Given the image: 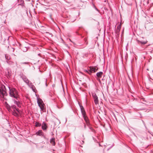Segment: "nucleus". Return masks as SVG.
Listing matches in <instances>:
<instances>
[{"label":"nucleus","instance_id":"obj_1","mask_svg":"<svg viewBox=\"0 0 153 153\" xmlns=\"http://www.w3.org/2000/svg\"><path fill=\"white\" fill-rule=\"evenodd\" d=\"M8 87L9 90V96L11 97L17 99L19 96L18 91L15 88H10V87Z\"/></svg>","mask_w":153,"mask_h":153},{"label":"nucleus","instance_id":"obj_2","mask_svg":"<svg viewBox=\"0 0 153 153\" xmlns=\"http://www.w3.org/2000/svg\"><path fill=\"white\" fill-rule=\"evenodd\" d=\"M7 95L6 89L4 85L1 84L0 85V96L3 97Z\"/></svg>","mask_w":153,"mask_h":153},{"label":"nucleus","instance_id":"obj_3","mask_svg":"<svg viewBox=\"0 0 153 153\" xmlns=\"http://www.w3.org/2000/svg\"><path fill=\"white\" fill-rule=\"evenodd\" d=\"M37 103L38 106L40 107L41 111H44V104L41 99H37Z\"/></svg>","mask_w":153,"mask_h":153},{"label":"nucleus","instance_id":"obj_4","mask_svg":"<svg viewBox=\"0 0 153 153\" xmlns=\"http://www.w3.org/2000/svg\"><path fill=\"white\" fill-rule=\"evenodd\" d=\"M92 96L94 99V102L95 105L99 104V100L98 97L95 92L92 93Z\"/></svg>","mask_w":153,"mask_h":153},{"label":"nucleus","instance_id":"obj_5","mask_svg":"<svg viewBox=\"0 0 153 153\" xmlns=\"http://www.w3.org/2000/svg\"><path fill=\"white\" fill-rule=\"evenodd\" d=\"M82 115L84 120H85V122L86 123L87 126H89L90 125V123H89L88 118L86 116V113L82 114Z\"/></svg>","mask_w":153,"mask_h":153},{"label":"nucleus","instance_id":"obj_6","mask_svg":"<svg viewBox=\"0 0 153 153\" xmlns=\"http://www.w3.org/2000/svg\"><path fill=\"white\" fill-rule=\"evenodd\" d=\"M19 97L17 99H14L13 100V101L15 104H16L17 106L20 108L21 107L20 102L19 100Z\"/></svg>","mask_w":153,"mask_h":153},{"label":"nucleus","instance_id":"obj_7","mask_svg":"<svg viewBox=\"0 0 153 153\" xmlns=\"http://www.w3.org/2000/svg\"><path fill=\"white\" fill-rule=\"evenodd\" d=\"M89 74L91 75L92 73L96 72L97 71V69L96 68V67L90 66L89 67Z\"/></svg>","mask_w":153,"mask_h":153},{"label":"nucleus","instance_id":"obj_8","mask_svg":"<svg viewBox=\"0 0 153 153\" xmlns=\"http://www.w3.org/2000/svg\"><path fill=\"white\" fill-rule=\"evenodd\" d=\"M21 77L22 78V79L25 83H26L27 85H29V84L31 82L27 78L26 76L25 75H22V76H21Z\"/></svg>","mask_w":153,"mask_h":153},{"label":"nucleus","instance_id":"obj_9","mask_svg":"<svg viewBox=\"0 0 153 153\" xmlns=\"http://www.w3.org/2000/svg\"><path fill=\"white\" fill-rule=\"evenodd\" d=\"M6 62L12 67H15L16 66H17V65L16 62H14L10 60L8 61H7Z\"/></svg>","mask_w":153,"mask_h":153},{"label":"nucleus","instance_id":"obj_10","mask_svg":"<svg viewBox=\"0 0 153 153\" xmlns=\"http://www.w3.org/2000/svg\"><path fill=\"white\" fill-rule=\"evenodd\" d=\"M136 41L137 42L138 45H144L145 44H146L147 42V40L145 41H140L139 39H137Z\"/></svg>","mask_w":153,"mask_h":153},{"label":"nucleus","instance_id":"obj_11","mask_svg":"<svg viewBox=\"0 0 153 153\" xmlns=\"http://www.w3.org/2000/svg\"><path fill=\"white\" fill-rule=\"evenodd\" d=\"M42 128L44 131H46L48 128L47 124L45 122H43L42 125Z\"/></svg>","mask_w":153,"mask_h":153},{"label":"nucleus","instance_id":"obj_12","mask_svg":"<svg viewBox=\"0 0 153 153\" xmlns=\"http://www.w3.org/2000/svg\"><path fill=\"white\" fill-rule=\"evenodd\" d=\"M78 104H79V107L80 108V110H81V112L82 115L85 114H86V112L84 108L82 106V105H81L80 104V103H79V102H78Z\"/></svg>","mask_w":153,"mask_h":153},{"label":"nucleus","instance_id":"obj_13","mask_svg":"<svg viewBox=\"0 0 153 153\" xmlns=\"http://www.w3.org/2000/svg\"><path fill=\"white\" fill-rule=\"evenodd\" d=\"M7 73L6 74L7 75V77L8 78H10L11 76L12 72L10 69L8 68L7 69Z\"/></svg>","mask_w":153,"mask_h":153},{"label":"nucleus","instance_id":"obj_14","mask_svg":"<svg viewBox=\"0 0 153 153\" xmlns=\"http://www.w3.org/2000/svg\"><path fill=\"white\" fill-rule=\"evenodd\" d=\"M36 134L37 135L39 136H43L44 135V133L42 130H39L36 132Z\"/></svg>","mask_w":153,"mask_h":153},{"label":"nucleus","instance_id":"obj_15","mask_svg":"<svg viewBox=\"0 0 153 153\" xmlns=\"http://www.w3.org/2000/svg\"><path fill=\"white\" fill-rule=\"evenodd\" d=\"M5 57L6 59V62L10 60V59L11 58L10 55L8 54H6L5 55Z\"/></svg>","mask_w":153,"mask_h":153},{"label":"nucleus","instance_id":"obj_16","mask_svg":"<svg viewBox=\"0 0 153 153\" xmlns=\"http://www.w3.org/2000/svg\"><path fill=\"white\" fill-rule=\"evenodd\" d=\"M30 86V88L32 89V90L34 92H35V90L36 88L34 85L33 84L30 82V83L29 84Z\"/></svg>","mask_w":153,"mask_h":153},{"label":"nucleus","instance_id":"obj_17","mask_svg":"<svg viewBox=\"0 0 153 153\" xmlns=\"http://www.w3.org/2000/svg\"><path fill=\"white\" fill-rule=\"evenodd\" d=\"M103 74V72L102 71L98 72L96 74V75L98 77L100 78L101 77Z\"/></svg>","mask_w":153,"mask_h":153},{"label":"nucleus","instance_id":"obj_18","mask_svg":"<svg viewBox=\"0 0 153 153\" xmlns=\"http://www.w3.org/2000/svg\"><path fill=\"white\" fill-rule=\"evenodd\" d=\"M19 1H18L19 4H18L19 5H21L22 7H23L24 6V1L23 0H19Z\"/></svg>","mask_w":153,"mask_h":153},{"label":"nucleus","instance_id":"obj_19","mask_svg":"<svg viewBox=\"0 0 153 153\" xmlns=\"http://www.w3.org/2000/svg\"><path fill=\"white\" fill-rule=\"evenodd\" d=\"M21 49L24 52H26L27 51V48L26 47L22 46L21 47Z\"/></svg>","mask_w":153,"mask_h":153},{"label":"nucleus","instance_id":"obj_20","mask_svg":"<svg viewBox=\"0 0 153 153\" xmlns=\"http://www.w3.org/2000/svg\"><path fill=\"white\" fill-rule=\"evenodd\" d=\"M12 114L13 115H14L15 116H16V117H18L19 116L18 114L16 112V110L15 109H14L13 110V111L12 112Z\"/></svg>","mask_w":153,"mask_h":153},{"label":"nucleus","instance_id":"obj_21","mask_svg":"<svg viewBox=\"0 0 153 153\" xmlns=\"http://www.w3.org/2000/svg\"><path fill=\"white\" fill-rule=\"evenodd\" d=\"M6 107L7 108V109L9 111H12L11 109V106H10V105H9L6 102Z\"/></svg>","mask_w":153,"mask_h":153},{"label":"nucleus","instance_id":"obj_22","mask_svg":"<svg viewBox=\"0 0 153 153\" xmlns=\"http://www.w3.org/2000/svg\"><path fill=\"white\" fill-rule=\"evenodd\" d=\"M50 142L52 143V145L53 146L55 145V139L54 138H52L50 140Z\"/></svg>","mask_w":153,"mask_h":153},{"label":"nucleus","instance_id":"obj_23","mask_svg":"<svg viewBox=\"0 0 153 153\" xmlns=\"http://www.w3.org/2000/svg\"><path fill=\"white\" fill-rule=\"evenodd\" d=\"M35 126L36 127H40L41 126V123L37 122H36L35 123Z\"/></svg>","mask_w":153,"mask_h":153},{"label":"nucleus","instance_id":"obj_24","mask_svg":"<svg viewBox=\"0 0 153 153\" xmlns=\"http://www.w3.org/2000/svg\"><path fill=\"white\" fill-rule=\"evenodd\" d=\"M92 7L98 13L100 12L99 10L97 8V7L95 6L94 5V4L93 3H92Z\"/></svg>","mask_w":153,"mask_h":153},{"label":"nucleus","instance_id":"obj_25","mask_svg":"<svg viewBox=\"0 0 153 153\" xmlns=\"http://www.w3.org/2000/svg\"><path fill=\"white\" fill-rule=\"evenodd\" d=\"M121 24H120V25H119L117 26V27L116 30H118V31H120V29L121 28Z\"/></svg>","mask_w":153,"mask_h":153},{"label":"nucleus","instance_id":"obj_26","mask_svg":"<svg viewBox=\"0 0 153 153\" xmlns=\"http://www.w3.org/2000/svg\"><path fill=\"white\" fill-rule=\"evenodd\" d=\"M12 108L13 110L16 109V106L15 105H12L11 106V108Z\"/></svg>","mask_w":153,"mask_h":153},{"label":"nucleus","instance_id":"obj_27","mask_svg":"<svg viewBox=\"0 0 153 153\" xmlns=\"http://www.w3.org/2000/svg\"><path fill=\"white\" fill-rule=\"evenodd\" d=\"M90 125L88 126L89 127V129L91 130V131H92L94 132V130L93 129L92 127H90Z\"/></svg>","mask_w":153,"mask_h":153},{"label":"nucleus","instance_id":"obj_28","mask_svg":"<svg viewBox=\"0 0 153 153\" xmlns=\"http://www.w3.org/2000/svg\"><path fill=\"white\" fill-rule=\"evenodd\" d=\"M120 31H118V30H116V33L117 35H119Z\"/></svg>","mask_w":153,"mask_h":153},{"label":"nucleus","instance_id":"obj_29","mask_svg":"<svg viewBox=\"0 0 153 153\" xmlns=\"http://www.w3.org/2000/svg\"><path fill=\"white\" fill-rule=\"evenodd\" d=\"M84 71L87 73L88 74H89V69H88V70H85Z\"/></svg>","mask_w":153,"mask_h":153},{"label":"nucleus","instance_id":"obj_30","mask_svg":"<svg viewBox=\"0 0 153 153\" xmlns=\"http://www.w3.org/2000/svg\"><path fill=\"white\" fill-rule=\"evenodd\" d=\"M15 110H16V111L18 112H19V110L18 108H16V109H15Z\"/></svg>","mask_w":153,"mask_h":153},{"label":"nucleus","instance_id":"obj_31","mask_svg":"<svg viewBox=\"0 0 153 153\" xmlns=\"http://www.w3.org/2000/svg\"><path fill=\"white\" fill-rule=\"evenodd\" d=\"M29 62H24L22 63V64H28Z\"/></svg>","mask_w":153,"mask_h":153},{"label":"nucleus","instance_id":"obj_32","mask_svg":"<svg viewBox=\"0 0 153 153\" xmlns=\"http://www.w3.org/2000/svg\"><path fill=\"white\" fill-rule=\"evenodd\" d=\"M47 79H45V85L46 87L48 85H47Z\"/></svg>","mask_w":153,"mask_h":153},{"label":"nucleus","instance_id":"obj_33","mask_svg":"<svg viewBox=\"0 0 153 153\" xmlns=\"http://www.w3.org/2000/svg\"><path fill=\"white\" fill-rule=\"evenodd\" d=\"M87 56H88V54H87L86 53V54H85L84 55V56H83V57H84V56L87 57Z\"/></svg>","mask_w":153,"mask_h":153},{"label":"nucleus","instance_id":"obj_34","mask_svg":"<svg viewBox=\"0 0 153 153\" xmlns=\"http://www.w3.org/2000/svg\"><path fill=\"white\" fill-rule=\"evenodd\" d=\"M84 128L85 129L86 128V125L85 124L84 125Z\"/></svg>","mask_w":153,"mask_h":153},{"label":"nucleus","instance_id":"obj_35","mask_svg":"<svg viewBox=\"0 0 153 153\" xmlns=\"http://www.w3.org/2000/svg\"><path fill=\"white\" fill-rule=\"evenodd\" d=\"M38 55L40 57H41V54L40 53H39V54H38Z\"/></svg>","mask_w":153,"mask_h":153},{"label":"nucleus","instance_id":"obj_36","mask_svg":"<svg viewBox=\"0 0 153 153\" xmlns=\"http://www.w3.org/2000/svg\"><path fill=\"white\" fill-rule=\"evenodd\" d=\"M149 3V1H147V4H148Z\"/></svg>","mask_w":153,"mask_h":153},{"label":"nucleus","instance_id":"obj_37","mask_svg":"<svg viewBox=\"0 0 153 153\" xmlns=\"http://www.w3.org/2000/svg\"><path fill=\"white\" fill-rule=\"evenodd\" d=\"M86 45H87V44H88V42H86Z\"/></svg>","mask_w":153,"mask_h":153},{"label":"nucleus","instance_id":"obj_38","mask_svg":"<svg viewBox=\"0 0 153 153\" xmlns=\"http://www.w3.org/2000/svg\"><path fill=\"white\" fill-rule=\"evenodd\" d=\"M13 51H14V48H13Z\"/></svg>","mask_w":153,"mask_h":153},{"label":"nucleus","instance_id":"obj_39","mask_svg":"<svg viewBox=\"0 0 153 153\" xmlns=\"http://www.w3.org/2000/svg\"><path fill=\"white\" fill-rule=\"evenodd\" d=\"M18 1H19V0H17Z\"/></svg>","mask_w":153,"mask_h":153}]
</instances>
